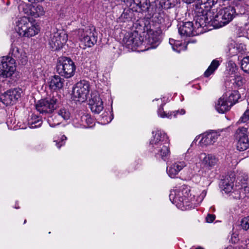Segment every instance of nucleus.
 Returning a JSON list of instances; mask_svg holds the SVG:
<instances>
[{
	"instance_id": "nucleus-4",
	"label": "nucleus",
	"mask_w": 249,
	"mask_h": 249,
	"mask_svg": "<svg viewBox=\"0 0 249 249\" xmlns=\"http://www.w3.org/2000/svg\"><path fill=\"white\" fill-rule=\"evenodd\" d=\"M218 161V159L214 155L201 153L192 157L188 161V163L189 164H193L191 166H189L191 171H195L198 169L197 166L198 162H201L204 167L211 169L217 164Z\"/></svg>"
},
{
	"instance_id": "nucleus-55",
	"label": "nucleus",
	"mask_w": 249,
	"mask_h": 249,
	"mask_svg": "<svg viewBox=\"0 0 249 249\" xmlns=\"http://www.w3.org/2000/svg\"><path fill=\"white\" fill-rule=\"evenodd\" d=\"M26 220H25L24 221V223H26Z\"/></svg>"
},
{
	"instance_id": "nucleus-42",
	"label": "nucleus",
	"mask_w": 249,
	"mask_h": 249,
	"mask_svg": "<svg viewBox=\"0 0 249 249\" xmlns=\"http://www.w3.org/2000/svg\"><path fill=\"white\" fill-rule=\"evenodd\" d=\"M67 138L65 135H62L60 139L54 138L53 142L55 143V145L57 148H60L61 146L65 145Z\"/></svg>"
},
{
	"instance_id": "nucleus-48",
	"label": "nucleus",
	"mask_w": 249,
	"mask_h": 249,
	"mask_svg": "<svg viewBox=\"0 0 249 249\" xmlns=\"http://www.w3.org/2000/svg\"><path fill=\"white\" fill-rule=\"evenodd\" d=\"M215 219V216L214 214H208L207 216L206 219V221L208 223L213 222Z\"/></svg>"
},
{
	"instance_id": "nucleus-51",
	"label": "nucleus",
	"mask_w": 249,
	"mask_h": 249,
	"mask_svg": "<svg viewBox=\"0 0 249 249\" xmlns=\"http://www.w3.org/2000/svg\"><path fill=\"white\" fill-rule=\"evenodd\" d=\"M242 83V82L241 80H238L237 84L238 85V86H240Z\"/></svg>"
},
{
	"instance_id": "nucleus-2",
	"label": "nucleus",
	"mask_w": 249,
	"mask_h": 249,
	"mask_svg": "<svg viewBox=\"0 0 249 249\" xmlns=\"http://www.w3.org/2000/svg\"><path fill=\"white\" fill-rule=\"evenodd\" d=\"M235 9L232 6H228L219 10L213 9L206 14L204 20H198V26L211 25L215 28H220L230 22L234 17Z\"/></svg>"
},
{
	"instance_id": "nucleus-32",
	"label": "nucleus",
	"mask_w": 249,
	"mask_h": 249,
	"mask_svg": "<svg viewBox=\"0 0 249 249\" xmlns=\"http://www.w3.org/2000/svg\"><path fill=\"white\" fill-rule=\"evenodd\" d=\"M234 179H231L230 177H227L223 179L220 183V187L225 193H229L231 191L233 188Z\"/></svg>"
},
{
	"instance_id": "nucleus-36",
	"label": "nucleus",
	"mask_w": 249,
	"mask_h": 249,
	"mask_svg": "<svg viewBox=\"0 0 249 249\" xmlns=\"http://www.w3.org/2000/svg\"><path fill=\"white\" fill-rule=\"evenodd\" d=\"M61 119L59 117V116L56 114H53L49 117L47 119V122L51 127H54L62 122Z\"/></svg>"
},
{
	"instance_id": "nucleus-24",
	"label": "nucleus",
	"mask_w": 249,
	"mask_h": 249,
	"mask_svg": "<svg viewBox=\"0 0 249 249\" xmlns=\"http://www.w3.org/2000/svg\"><path fill=\"white\" fill-rule=\"evenodd\" d=\"M89 106L92 112L96 114L100 113L104 108L103 102L98 94L91 95Z\"/></svg>"
},
{
	"instance_id": "nucleus-49",
	"label": "nucleus",
	"mask_w": 249,
	"mask_h": 249,
	"mask_svg": "<svg viewBox=\"0 0 249 249\" xmlns=\"http://www.w3.org/2000/svg\"><path fill=\"white\" fill-rule=\"evenodd\" d=\"M229 67H231V69H230V71H234L236 70V65L234 63L232 62H229L228 63V65L227 66V68H229Z\"/></svg>"
},
{
	"instance_id": "nucleus-52",
	"label": "nucleus",
	"mask_w": 249,
	"mask_h": 249,
	"mask_svg": "<svg viewBox=\"0 0 249 249\" xmlns=\"http://www.w3.org/2000/svg\"><path fill=\"white\" fill-rule=\"evenodd\" d=\"M196 249H202L201 248L199 247V248H196Z\"/></svg>"
},
{
	"instance_id": "nucleus-16",
	"label": "nucleus",
	"mask_w": 249,
	"mask_h": 249,
	"mask_svg": "<svg viewBox=\"0 0 249 249\" xmlns=\"http://www.w3.org/2000/svg\"><path fill=\"white\" fill-rule=\"evenodd\" d=\"M191 158L188 156H186L184 160L177 161L168 166L167 168V173L169 176L172 178H175L182 169L187 166L189 168L190 172L192 173L193 171H191L189 166H191L193 164H189L188 163V161L190 160Z\"/></svg>"
},
{
	"instance_id": "nucleus-6",
	"label": "nucleus",
	"mask_w": 249,
	"mask_h": 249,
	"mask_svg": "<svg viewBox=\"0 0 249 249\" xmlns=\"http://www.w3.org/2000/svg\"><path fill=\"white\" fill-rule=\"evenodd\" d=\"M160 31H155L151 26H145L142 32V46L147 47L145 50L156 48L160 44Z\"/></svg>"
},
{
	"instance_id": "nucleus-3",
	"label": "nucleus",
	"mask_w": 249,
	"mask_h": 249,
	"mask_svg": "<svg viewBox=\"0 0 249 249\" xmlns=\"http://www.w3.org/2000/svg\"><path fill=\"white\" fill-rule=\"evenodd\" d=\"M15 29L21 37H31L40 31L39 26L35 21L25 16L18 18L15 23Z\"/></svg>"
},
{
	"instance_id": "nucleus-45",
	"label": "nucleus",
	"mask_w": 249,
	"mask_h": 249,
	"mask_svg": "<svg viewBox=\"0 0 249 249\" xmlns=\"http://www.w3.org/2000/svg\"><path fill=\"white\" fill-rule=\"evenodd\" d=\"M239 241L238 235L237 233H233L230 240V241L232 243L235 244Z\"/></svg>"
},
{
	"instance_id": "nucleus-19",
	"label": "nucleus",
	"mask_w": 249,
	"mask_h": 249,
	"mask_svg": "<svg viewBox=\"0 0 249 249\" xmlns=\"http://www.w3.org/2000/svg\"><path fill=\"white\" fill-rule=\"evenodd\" d=\"M170 142L166 134L160 130H157L152 132V137L150 141L152 147H158V146L164 142L167 143Z\"/></svg>"
},
{
	"instance_id": "nucleus-37",
	"label": "nucleus",
	"mask_w": 249,
	"mask_h": 249,
	"mask_svg": "<svg viewBox=\"0 0 249 249\" xmlns=\"http://www.w3.org/2000/svg\"><path fill=\"white\" fill-rule=\"evenodd\" d=\"M57 114L59 116L61 120H68L70 119L71 113L68 108L63 107L59 109Z\"/></svg>"
},
{
	"instance_id": "nucleus-10",
	"label": "nucleus",
	"mask_w": 249,
	"mask_h": 249,
	"mask_svg": "<svg viewBox=\"0 0 249 249\" xmlns=\"http://www.w3.org/2000/svg\"><path fill=\"white\" fill-rule=\"evenodd\" d=\"M16 70L15 60L10 56L0 58V78H9Z\"/></svg>"
},
{
	"instance_id": "nucleus-20",
	"label": "nucleus",
	"mask_w": 249,
	"mask_h": 249,
	"mask_svg": "<svg viewBox=\"0 0 249 249\" xmlns=\"http://www.w3.org/2000/svg\"><path fill=\"white\" fill-rule=\"evenodd\" d=\"M233 83L226 82L225 83L226 91L224 93L226 94V97L230 103H232V106L238 102L240 98L239 92L236 90H232Z\"/></svg>"
},
{
	"instance_id": "nucleus-40",
	"label": "nucleus",
	"mask_w": 249,
	"mask_h": 249,
	"mask_svg": "<svg viewBox=\"0 0 249 249\" xmlns=\"http://www.w3.org/2000/svg\"><path fill=\"white\" fill-rule=\"evenodd\" d=\"M163 105H161V106L160 107L158 110V116L161 118H167L168 119H171L172 117V112L166 113L163 110Z\"/></svg>"
},
{
	"instance_id": "nucleus-56",
	"label": "nucleus",
	"mask_w": 249,
	"mask_h": 249,
	"mask_svg": "<svg viewBox=\"0 0 249 249\" xmlns=\"http://www.w3.org/2000/svg\"><path fill=\"white\" fill-rule=\"evenodd\" d=\"M112 119H112H111L109 120V122H111V120Z\"/></svg>"
},
{
	"instance_id": "nucleus-34",
	"label": "nucleus",
	"mask_w": 249,
	"mask_h": 249,
	"mask_svg": "<svg viewBox=\"0 0 249 249\" xmlns=\"http://www.w3.org/2000/svg\"><path fill=\"white\" fill-rule=\"evenodd\" d=\"M41 124V120L36 115H32L28 120V125L31 128L39 127Z\"/></svg>"
},
{
	"instance_id": "nucleus-14",
	"label": "nucleus",
	"mask_w": 249,
	"mask_h": 249,
	"mask_svg": "<svg viewBox=\"0 0 249 249\" xmlns=\"http://www.w3.org/2000/svg\"><path fill=\"white\" fill-rule=\"evenodd\" d=\"M142 36L138 31L125 34L123 39V44L126 47L133 50L136 47H142L143 42L141 38Z\"/></svg>"
},
{
	"instance_id": "nucleus-26",
	"label": "nucleus",
	"mask_w": 249,
	"mask_h": 249,
	"mask_svg": "<svg viewBox=\"0 0 249 249\" xmlns=\"http://www.w3.org/2000/svg\"><path fill=\"white\" fill-rule=\"evenodd\" d=\"M93 120L89 114H83L76 117L73 120V124L76 127L87 128L92 124Z\"/></svg>"
},
{
	"instance_id": "nucleus-41",
	"label": "nucleus",
	"mask_w": 249,
	"mask_h": 249,
	"mask_svg": "<svg viewBox=\"0 0 249 249\" xmlns=\"http://www.w3.org/2000/svg\"><path fill=\"white\" fill-rule=\"evenodd\" d=\"M241 67L245 72L249 73V56L243 58L241 61Z\"/></svg>"
},
{
	"instance_id": "nucleus-38",
	"label": "nucleus",
	"mask_w": 249,
	"mask_h": 249,
	"mask_svg": "<svg viewBox=\"0 0 249 249\" xmlns=\"http://www.w3.org/2000/svg\"><path fill=\"white\" fill-rule=\"evenodd\" d=\"M169 43L172 46L173 50L178 53H180L185 49L184 45L179 41L170 39Z\"/></svg>"
},
{
	"instance_id": "nucleus-53",
	"label": "nucleus",
	"mask_w": 249,
	"mask_h": 249,
	"mask_svg": "<svg viewBox=\"0 0 249 249\" xmlns=\"http://www.w3.org/2000/svg\"><path fill=\"white\" fill-rule=\"evenodd\" d=\"M247 34H249V30L247 31Z\"/></svg>"
},
{
	"instance_id": "nucleus-46",
	"label": "nucleus",
	"mask_w": 249,
	"mask_h": 249,
	"mask_svg": "<svg viewBox=\"0 0 249 249\" xmlns=\"http://www.w3.org/2000/svg\"><path fill=\"white\" fill-rule=\"evenodd\" d=\"M34 74L36 77H39L41 76L43 74V71L41 68H38L37 69H36L34 72Z\"/></svg>"
},
{
	"instance_id": "nucleus-1",
	"label": "nucleus",
	"mask_w": 249,
	"mask_h": 249,
	"mask_svg": "<svg viewBox=\"0 0 249 249\" xmlns=\"http://www.w3.org/2000/svg\"><path fill=\"white\" fill-rule=\"evenodd\" d=\"M206 194V190L200 192L197 190H191L190 187L183 185L173 189L170 192L169 199L177 207L184 211L199 205Z\"/></svg>"
},
{
	"instance_id": "nucleus-5",
	"label": "nucleus",
	"mask_w": 249,
	"mask_h": 249,
	"mask_svg": "<svg viewBox=\"0 0 249 249\" xmlns=\"http://www.w3.org/2000/svg\"><path fill=\"white\" fill-rule=\"evenodd\" d=\"M160 31H155L151 26H145L142 32V46L147 47L145 50L156 48L160 44Z\"/></svg>"
},
{
	"instance_id": "nucleus-35",
	"label": "nucleus",
	"mask_w": 249,
	"mask_h": 249,
	"mask_svg": "<svg viewBox=\"0 0 249 249\" xmlns=\"http://www.w3.org/2000/svg\"><path fill=\"white\" fill-rule=\"evenodd\" d=\"M133 12L130 9H124L118 18L119 22H126L131 20Z\"/></svg>"
},
{
	"instance_id": "nucleus-54",
	"label": "nucleus",
	"mask_w": 249,
	"mask_h": 249,
	"mask_svg": "<svg viewBox=\"0 0 249 249\" xmlns=\"http://www.w3.org/2000/svg\"><path fill=\"white\" fill-rule=\"evenodd\" d=\"M211 209H213V211H214V208L213 207H211Z\"/></svg>"
},
{
	"instance_id": "nucleus-15",
	"label": "nucleus",
	"mask_w": 249,
	"mask_h": 249,
	"mask_svg": "<svg viewBox=\"0 0 249 249\" xmlns=\"http://www.w3.org/2000/svg\"><path fill=\"white\" fill-rule=\"evenodd\" d=\"M78 33L80 34L79 39L81 45L84 47H91L96 43L97 36L94 29H89L85 31L79 30Z\"/></svg>"
},
{
	"instance_id": "nucleus-13",
	"label": "nucleus",
	"mask_w": 249,
	"mask_h": 249,
	"mask_svg": "<svg viewBox=\"0 0 249 249\" xmlns=\"http://www.w3.org/2000/svg\"><path fill=\"white\" fill-rule=\"evenodd\" d=\"M248 127H239L235 133L237 140L236 148L240 151H244L249 147V137L248 135Z\"/></svg>"
},
{
	"instance_id": "nucleus-39",
	"label": "nucleus",
	"mask_w": 249,
	"mask_h": 249,
	"mask_svg": "<svg viewBox=\"0 0 249 249\" xmlns=\"http://www.w3.org/2000/svg\"><path fill=\"white\" fill-rule=\"evenodd\" d=\"M242 123L249 124V109L246 110L236 123L238 124H240Z\"/></svg>"
},
{
	"instance_id": "nucleus-44",
	"label": "nucleus",
	"mask_w": 249,
	"mask_h": 249,
	"mask_svg": "<svg viewBox=\"0 0 249 249\" xmlns=\"http://www.w3.org/2000/svg\"><path fill=\"white\" fill-rule=\"evenodd\" d=\"M172 112V116H173L175 118H177L178 116V115H184L185 114V110L184 109H181L178 110H176Z\"/></svg>"
},
{
	"instance_id": "nucleus-50",
	"label": "nucleus",
	"mask_w": 249,
	"mask_h": 249,
	"mask_svg": "<svg viewBox=\"0 0 249 249\" xmlns=\"http://www.w3.org/2000/svg\"><path fill=\"white\" fill-rule=\"evenodd\" d=\"M183 2L187 3L190 4L192 2H193L195 0H182Z\"/></svg>"
},
{
	"instance_id": "nucleus-9",
	"label": "nucleus",
	"mask_w": 249,
	"mask_h": 249,
	"mask_svg": "<svg viewBox=\"0 0 249 249\" xmlns=\"http://www.w3.org/2000/svg\"><path fill=\"white\" fill-rule=\"evenodd\" d=\"M76 67L74 62L69 58H61L56 67L57 72L62 76L66 78L71 77L73 76Z\"/></svg>"
},
{
	"instance_id": "nucleus-18",
	"label": "nucleus",
	"mask_w": 249,
	"mask_h": 249,
	"mask_svg": "<svg viewBox=\"0 0 249 249\" xmlns=\"http://www.w3.org/2000/svg\"><path fill=\"white\" fill-rule=\"evenodd\" d=\"M21 93L20 89L9 90L1 95L0 100L6 106L13 105L20 97Z\"/></svg>"
},
{
	"instance_id": "nucleus-31",
	"label": "nucleus",
	"mask_w": 249,
	"mask_h": 249,
	"mask_svg": "<svg viewBox=\"0 0 249 249\" xmlns=\"http://www.w3.org/2000/svg\"><path fill=\"white\" fill-rule=\"evenodd\" d=\"M123 1L129 6H131L132 4H135L142 11L148 10L150 6L149 0H123Z\"/></svg>"
},
{
	"instance_id": "nucleus-25",
	"label": "nucleus",
	"mask_w": 249,
	"mask_h": 249,
	"mask_svg": "<svg viewBox=\"0 0 249 249\" xmlns=\"http://www.w3.org/2000/svg\"><path fill=\"white\" fill-rule=\"evenodd\" d=\"M232 106V103H230L226 97V94L223 95L218 99L215 103V108L219 113H224L228 111Z\"/></svg>"
},
{
	"instance_id": "nucleus-47",
	"label": "nucleus",
	"mask_w": 249,
	"mask_h": 249,
	"mask_svg": "<svg viewBox=\"0 0 249 249\" xmlns=\"http://www.w3.org/2000/svg\"><path fill=\"white\" fill-rule=\"evenodd\" d=\"M177 3V0H166L165 1V4L169 7L174 6Z\"/></svg>"
},
{
	"instance_id": "nucleus-29",
	"label": "nucleus",
	"mask_w": 249,
	"mask_h": 249,
	"mask_svg": "<svg viewBox=\"0 0 249 249\" xmlns=\"http://www.w3.org/2000/svg\"><path fill=\"white\" fill-rule=\"evenodd\" d=\"M237 179L241 184V189L244 190L247 193V196H249V177L248 174L241 172L239 174Z\"/></svg>"
},
{
	"instance_id": "nucleus-11",
	"label": "nucleus",
	"mask_w": 249,
	"mask_h": 249,
	"mask_svg": "<svg viewBox=\"0 0 249 249\" xmlns=\"http://www.w3.org/2000/svg\"><path fill=\"white\" fill-rule=\"evenodd\" d=\"M89 91V82L86 80H81L77 83L73 88L72 97L74 100L83 102L87 99Z\"/></svg>"
},
{
	"instance_id": "nucleus-17",
	"label": "nucleus",
	"mask_w": 249,
	"mask_h": 249,
	"mask_svg": "<svg viewBox=\"0 0 249 249\" xmlns=\"http://www.w3.org/2000/svg\"><path fill=\"white\" fill-rule=\"evenodd\" d=\"M58 102V99L54 97L49 99L40 100L36 104V107L40 113H51L55 108Z\"/></svg>"
},
{
	"instance_id": "nucleus-12",
	"label": "nucleus",
	"mask_w": 249,
	"mask_h": 249,
	"mask_svg": "<svg viewBox=\"0 0 249 249\" xmlns=\"http://www.w3.org/2000/svg\"><path fill=\"white\" fill-rule=\"evenodd\" d=\"M66 31L62 30L53 31L50 35L49 44L53 50H58L62 48L67 42L68 37Z\"/></svg>"
},
{
	"instance_id": "nucleus-28",
	"label": "nucleus",
	"mask_w": 249,
	"mask_h": 249,
	"mask_svg": "<svg viewBox=\"0 0 249 249\" xmlns=\"http://www.w3.org/2000/svg\"><path fill=\"white\" fill-rule=\"evenodd\" d=\"M65 80L60 76L54 75L50 77L48 80L49 88L53 91L61 89L64 86Z\"/></svg>"
},
{
	"instance_id": "nucleus-21",
	"label": "nucleus",
	"mask_w": 249,
	"mask_h": 249,
	"mask_svg": "<svg viewBox=\"0 0 249 249\" xmlns=\"http://www.w3.org/2000/svg\"><path fill=\"white\" fill-rule=\"evenodd\" d=\"M10 54L22 65H25L28 61L26 53L21 49H19L14 44H12Z\"/></svg>"
},
{
	"instance_id": "nucleus-7",
	"label": "nucleus",
	"mask_w": 249,
	"mask_h": 249,
	"mask_svg": "<svg viewBox=\"0 0 249 249\" xmlns=\"http://www.w3.org/2000/svg\"><path fill=\"white\" fill-rule=\"evenodd\" d=\"M218 0H197L193 8V15L198 16L196 18V25L198 26V23H201L199 21L201 20H204L206 14L210 11L211 8L214 5Z\"/></svg>"
},
{
	"instance_id": "nucleus-8",
	"label": "nucleus",
	"mask_w": 249,
	"mask_h": 249,
	"mask_svg": "<svg viewBox=\"0 0 249 249\" xmlns=\"http://www.w3.org/2000/svg\"><path fill=\"white\" fill-rule=\"evenodd\" d=\"M194 16V23L191 21L182 22L178 25V33L181 36H190L198 35L204 32L203 28L207 25L198 26L196 25V18L198 16Z\"/></svg>"
},
{
	"instance_id": "nucleus-22",
	"label": "nucleus",
	"mask_w": 249,
	"mask_h": 249,
	"mask_svg": "<svg viewBox=\"0 0 249 249\" xmlns=\"http://www.w3.org/2000/svg\"><path fill=\"white\" fill-rule=\"evenodd\" d=\"M218 134L215 132L203 134L196 137L195 140H200L199 143L201 145H208L214 143L217 140Z\"/></svg>"
},
{
	"instance_id": "nucleus-30",
	"label": "nucleus",
	"mask_w": 249,
	"mask_h": 249,
	"mask_svg": "<svg viewBox=\"0 0 249 249\" xmlns=\"http://www.w3.org/2000/svg\"><path fill=\"white\" fill-rule=\"evenodd\" d=\"M246 50V46L242 43H231L229 46V52L230 55L233 56L238 53H243Z\"/></svg>"
},
{
	"instance_id": "nucleus-27",
	"label": "nucleus",
	"mask_w": 249,
	"mask_h": 249,
	"mask_svg": "<svg viewBox=\"0 0 249 249\" xmlns=\"http://www.w3.org/2000/svg\"><path fill=\"white\" fill-rule=\"evenodd\" d=\"M170 142L167 143L164 142L158 146V147H153V152L157 156H159L164 160L169 158L170 155L169 147Z\"/></svg>"
},
{
	"instance_id": "nucleus-43",
	"label": "nucleus",
	"mask_w": 249,
	"mask_h": 249,
	"mask_svg": "<svg viewBox=\"0 0 249 249\" xmlns=\"http://www.w3.org/2000/svg\"><path fill=\"white\" fill-rule=\"evenodd\" d=\"M241 226L246 231L249 229V216L244 217L242 219Z\"/></svg>"
},
{
	"instance_id": "nucleus-33",
	"label": "nucleus",
	"mask_w": 249,
	"mask_h": 249,
	"mask_svg": "<svg viewBox=\"0 0 249 249\" xmlns=\"http://www.w3.org/2000/svg\"><path fill=\"white\" fill-rule=\"evenodd\" d=\"M220 63L221 62L217 59L213 60L209 67L204 72L205 76L209 77L210 75L213 73L214 71L219 66Z\"/></svg>"
},
{
	"instance_id": "nucleus-23",
	"label": "nucleus",
	"mask_w": 249,
	"mask_h": 249,
	"mask_svg": "<svg viewBox=\"0 0 249 249\" xmlns=\"http://www.w3.org/2000/svg\"><path fill=\"white\" fill-rule=\"evenodd\" d=\"M23 11L25 14L34 18L39 17L45 14V11L41 5L33 6L26 4L23 7Z\"/></svg>"
}]
</instances>
